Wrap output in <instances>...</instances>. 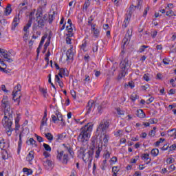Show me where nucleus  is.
Masks as SVG:
<instances>
[{"label":"nucleus","mask_w":176,"mask_h":176,"mask_svg":"<svg viewBox=\"0 0 176 176\" xmlns=\"http://www.w3.org/2000/svg\"><path fill=\"white\" fill-rule=\"evenodd\" d=\"M93 127L94 124L93 122H88L80 129V134L78 135L77 140L79 142H87L91 137V133H93Z\"/></svg>","instance_id":"1"},{"label":"nucleus","mask_w":176,"mask_h":176,"mask_svg":"<svg viewBox=\"0 0 176 176\" xmlns=\"http://www.w3.org/2000/svg\"><path fill=\"white\" fill-rule=\"evenodd\" d=\"M1 122L3 127L6 129L7 135L8 137H10L14 130L13 128H12L13 125V111H5L4 117Z\"/></svg>","instance_id":"2"},{"label":"nucleus","mask_w":176,"mask_h":176,"mask_svg":"<svg viewBox=\"0 0 176 176\" xmlns=\"http://www.w3.org/2000/svg\"><path fill=\"white\" fill-rule=\"evenodd\" d=\"M47 19H49V17L47 16V14H43V12H42V11H38L36 13V22H34L33 24V31H36L38 28H39V30H43L45 24H46V21H47Z\"/></svg>","instance_id":"3"},{"label":"nucleus","mask_w":176,"mask_h":176,"mask_svg":"<svg viewBox=\"0 0 176 176\" xmlns=\"http://www.w3.org/2000/svg\"><path fill=\"white\" fill-rule=\"evenodd\" d=\"M94 155V151L87 150L85 147L80 148L79 156L82 157L85 163H91L93 162V156Z\"/></svg>","instance_id":"4"},{"label":"nucleus","mask_w":176,"mask_h":176,"mask_svg":"<svg viewBox=\"0 0 176 176\" xmlns=\"http://www.w3.org/2000/svg\"><path fill=\"white\" fill-rule=\"evenodd\" d=\"M131 64L129 63V58H125L124 60H122L120 63V67L121 69V72L120 74V76L122 78L126 76V74H127L129 69L130 68Z\"/></svg>","instance_id":"5"},{"label":"nucleus","mask_w":176,"mask_h":176,"mask_svg":"<svg viewBox=\"0 0 176 176\" xmlns=\"http://www.w3.org/2000/svg\"><path fill=\"white\" fill-rule=\"evenodd\" d=\"M108 129H109V120L103 119L98 126L96 131L100 134H105Z\"/></svg>","instance_id":"6"},{"label":"nucleus","mask_w":176,"mask_h":176,"mask_svg":"<svg viewBox=\"0 0 176 176\" xmlns=\"http://www.w3.org/2000/svg\"><path fill=\"white\" fill-rule=\"evenodd\" d=\"M56 159L63 164H68V162H69V155L65 153L64 151H56Z\"/></svg>","instance_id":"7"},{"label":"nucleus","mask_w":176,"mask_h":176,"mask_svg":"<svg viewBox=\"0 0 176 176\" xmlns=\"http://www.w3.org/2000/svg\"><path fill=\"white\" fill-rule=\"evenodd\" d=\"M19 91H21V85L20 84H17V85L14 87V89L12 92V100H14V101H16L17 105L20 104V98H21V96L20 95L17 96V93H19Z\"/></svg>","instance_id":"8"},{"label":"nucleus","mask_w":176,"mask_h":176,"mask_svg":"<svg viewBox=\"0 0 176 176\" xmlns=\"http://www.w3.org/2000/svg\"><path fill=\"white\" fill-rule=\"evenodd\" d=\"M1 109L3 111H8L10 109V103L9 102V98L8 96H3L1 100Z\"/></svg>","instance_id":"9"},{"label":"nucleus","mask_w":176,"mask_h":176,"mask_svg":"<svg viewBox=\"0 0 176 176\" xmlns=\"http://www.w3.org/2000/svg\"><path fill=\"white\" fill-rule=\"evenodd\" d=\"M130 39H131V34H130V30H128L122 40L123 45L122 47H123V49L129 45L130 43Z\"/></svg>","instance_id":"10"},{"label":"nucleus","mask_w":176,"mask_h":176,"mask_svg":"<svg viewBox=\"0 0 176 176\" xmlns=\"http://www.w3.org/2000/svg\"><path fill=\"white\" fill-rule=\"evenodd\" d=\"M3 56L6 61H8V63H13V59L10 58V55L8 54V51L4 49L0 48V56Z\"/></svg>","instance_id":"11"},{"label":"nucleus","mask_w":176,"mask_h":176,"mask_svg":"<svg viewBox=\"0 0 176 176\" xmlns=\"http://www.w3.org/2000/svg\"><path fill=\"white\" fill-rule=\"evenodd\" d=\"M47 112L45 111L44 112V116L43 117V119L41 120V124L40 126V130L41 131V133H43L44 130H43V126H47Z\"/></svg>","instance_id":"12"},{"label":"nucleus","mask_w":176,"mask_h":176,"mask_svg":"<svg viewBox=\"0 0 176 176\" xmlns=\"http://www.w3.org/2000/svg\"><path fill=\"white\" fill-rule=\"evenodd\" d=\"M19 23H20V14H18L14 18V20L12 23V28H11V30L12 31H14V30H16V27L19 25Z\"/></svg>","instance_id":"13"},{"label":"nucleus","mask_w":176,"mask_h":176,"mask_svg":"<svg viewBox=\"0 0 176 176\" xmlns=\"http://www.w3.org/2000/svg\"><path fill=\"white\" fill-rule=\"evenodd\" d=\"M63 146H64L65 151H67V152L69 153L71 157L74 159V155H75V153L74 152V148H72L71 145L63 144Z\"/></svg>","instance_id":"14"},{"label":"nucleus","mask_w":176,"mask_h":176,"mask_svg":"<svg viewBox=\"0 0 176 176\" xmlns=\"http://www.w3.org/2000/svg\"><path fill=\"white\" fill-rule=\"evenodd\" d=\"M131 19V15L130 14H125V19L122 24V28H127V25H129Z\"/></svg>","instance_id":"15"},{"label":"nucleus","mask_w":176,"mask_h":176,"mask_svg":"<svg viewBox=\"0 0 176 176\" xmlns=\"http://www.w3.org/2000/svg\"><path fill=\"white\" fill-rule=\"evenodd\" d=\"M142 160L144 161L146 164H149L151 162H152V159L149 157V154L148 153H144L142 155Z\"/></svg>","instance_id":"16"},{"label":"nucleus","mask_w":176,"mask_h":176,"mask_svg":"<svg viewBox=\"0 0 176 176\" xmlns=\"http://www.w3.org/2000/svg\"><path fill=\"white\" fill-rule=\"evenodd\" d=\"M43 164L47 170H49V168H51V167L53 166V164L52 163V160H47V159H43Z\"/></svg>","instance_id":"17"},{"label":"nucleus","mask_w":176,"mask_h":176,"mask_svg":"<svg viewBox=\"0 0 176 176\" xmlns=\"http://www.w3.org/2000/svg\"><path fill=\"white\" fill-rule=\"evenodd\" d=\"M96 109V103L94 102V100H91L88 102L87 105V111H94Z\"/></svg>","instance_id":"18"},{"label":"nucleus","mask_w":176,"mask_h":176,"mask_svg":"<svg viewBox=\"0 0 176 176\" xmlns=\"http://www.w3.org/2000/svg\"><path fill=\"white\" fill-rule=\"evenodd\" d=\"M34 158H35V152L34 151H30L26 157L27 162H28L29 163H31V162H32V160H34Z\"/></svg>","instance_id":"19"},{"label":"nucleus","mask_w":176,"mask_h":176,"mask_svg":"<svg viewBox=\"0 0 176 176\" xmlns=\"http://www.w3.org/2000/svg\"><path fill=\"white\" fill-rule=\"evenodd\" d=\"M58 75L60 78H63V75H64V76H68V75H69V73L68 72V70L67 69L60 68Z\"/></svg>","instance_id":"20"},{"label":"nucleus","mask_w":176,"mask_h":176,"mask_svg":"<svg viewBox=\"0 0 176 176\" xmlns=\"http://www.w3.org/2000/svg\"><path fill=\"white\" fill-rule=\"evenodd\" d=\"M96 26L97 25L96 24L91 25V30L92 32H94V36L98 38V36L100 35V30H98V28H96Z\"/></svg>","instance_id":"21"},{"label":"nucleus","mask_w":176,"mask_h":176,"mask_svg":"<svg viewBox=\"0 0 176 176\" xmlns=\"http://www.w3.org/2000/svg\"><path fill=\"white\" fill-rule=\"evenodd\" d=\"M6 148H9V144L5 142L4 139L0 140V149L5 151Z\"/></svg>","instance_id":"22"},{"label":"nucleus","mask_w":176,"mask_h":176,"mask_svg":"<svg viewBox=\"0 0 176 176\" xmlns=\"http://www.w3.org/2000/svg\"><path fill=\"white\" fill-rule=\"evenodd\" d=\"M56 118L59 122H62V126H65V120L63 118V114L60 111H56Z\"/></svg>","instance_id":"23"},{"label":"nucleus","mask_w":176,"mask_h":176,"mask_svg":"<svg viewBox=\"0 0 176 176\" xmlns=\"http://www.w3.org/2000/svg\"><path fill=\"white\" fill-rule=\"evenodd\" d=\"M108 168V161L107 160H103L100 164V169L102 171H105Z\"/></svg>","instance_id":"24"},{"label":"nucleus","mask_w":176,"mask_h":176,"mask_svg":"<svg viewBox=\"0 0 176 176\" xmlns=\"http://www.w3.org/2000/svg\"><path fill=\"white\" fill-rule=\"evenodd\" d=\"M168 137H173L175 140L176 139V129L174 128L171 130L167 131Z\"/></svg>","instance_id":"25"},{"label":"nucleus","mask_w":176,"mask_h":176,"mask_svg":"<svg viewBox=\"0 0 176 176\" xmlns=\"http://www.w3.org/2000/svg\"><path fill=\"white\" fill-rule=\"evenodd\" d=\"M66 30L68 34H66L67 36H74V29H72V26H67Z\"/></svg>","instance_id":"26"},{"label":"nucleus","mask_w":176,"mask_h":176,"mask_svg":"<svg viewBox=\"0 0 176 176\" xmlns=\"http://www.w3.org/2000/svg\"><path fill=\"white\" fill-rule=\"evenodd\" d=\"M67 60H72L74 58V54L72 53V50L69 49L66 52Z\"/></svg>","instance_id":"27"},{"label":"nucleus","mask_w":176,"mask_h":176,"mask_svg":"<svg viewBox=\"0 0 176 176\" xmlns=\"http://www.w3.org/2000/svg\"><path fill=\"white\" fill-rule=\"evenodd\" d=\"M28 145H32V146H34L35 148H36V146H38V145L36 144V141H35V140H34V138H31L29 139L28 141L26 142Z\"/></svg>","instance_id":"28"},{"label":"nucleus","mask_w":176,"mask_h":176,"mask_svg":"<svg viewBox=\"0 0 176 176\" xmlns=\"http://www.w3.org/2000/svg\"><path fill=\"white\" fill-rule=\"evenodd\" d=\"M6 16H9L10 13H12V5L8 4L5 11H4Z\"/></svg>","instance_id":"29"},{"label":"nucleus","mask_w":176,"mask_h":176,"mask_svg":"<svg viewBox=\"0 0 176 176\" xmlns=\"http://www.w3.org/2000/svg\"><path fill=\"white\" fill-rule=\"evenodd\" d=\"M55 81L57 82V83L59 85V86H60V87H61V89H62V87H63L64 83L61 81L58 75L55 76Z\"/></svg>","instance_id":"30"},{"label":"nucleus","mask_w":176,"mask_h":176,"mask_svg":"<svg viewBox=\"0 0 176 176\" xmlns=\"http://www.w3.org/2000/svg\"><path fill=\"white\" fill-rule=\"evenodd\" d=\"M23 145V140L21 139V133L19 134V140L18 142V153L21 151V146Z\"/></svg>","instance_id":"31"},{"label":"nucleus","mask_w":176,"mask_h":176,"mask_svg":"<svg viewBox=\"0 0 176 176\" xmlns=\"http://www.w3.org/2000/svg\"><path fill=\"white\" fill-rule=\"evenodd\" d=\"M137 112H138L137 113L138 118H140L141 119L146 118V115L145 114L144 111H138Z\"/></svg>","instance_id":"32"},{"label":"nucleus","mask_w":176,"mask_h":176,"mask_svg":"<svg viewBox=\"0 0 176 176\" xmlns=\"http://www.w3.org/2000/svg\"><path fill=\"white\" fill-rule=\"evenodd\" d=\"M151 155L153 156V157H156V156L159 155V150L157 148H153L151 151Z\"/></svg>","instance_id":"33"},{"label":"nucleus","mask_w":176,"mask_h":176,"mask_svg":"<svg viewBox=\"0 0 176 176\" xmlns=\"http://www.w3.org/2000/svg\"><path fill=\"white\" fill-rule=\"evenodd\" d=\"M102 151V148L98 147L96 153H95V158L98 159L100 157V155L101 154V151Z\"/></svg>","instance_id":"34"},{"label":"nucleus","mask_w":176,"mask_h":176,"mask_svg":"<svg viewBox=\"0 0 176 176\" xmlns=\"http://www.w3.org/2000/svg\"><path fill=\"white\" fill-rule=\"evenodd\" d=\"M39 91H41L43 96L46 98L47 97V89L42 87H39Z\"/></svg>","instance_id":"35"},{"label":"nucleus","mask_w":176,"mask_h":176,"mask_svg":"<svg viewBox=\"0 0 176 176\" xmlns=\"http://www.w3.org/2000/svg\"><path fill=\"white\" fill-rule=\"evenodd\" d=\"M45 135V138L50 141V142H52L53 141L54 136L50 133H44Z\"/></svg>","instance_id":"36"},{"label":"nucleus","mask_w":176,"mask_h":176,"mask_svg":"<svg viewBox=\"0 0 176 176\" xmlns=\"http://www.w3.org/2000/svg\"><path fill=\"white\" fill-rule=\"evenodd\" d=\"M109 163L111 166H113V164H116L118 163V157H113L110 159Z\"/></svg>","instance_id":"37"},{"label":"nucleus","mask_w":176,"mask_h":176,"mask_svg":"<svg viewBox=\"0 0 176 176\" xmlns=\"http://www.w3.org/2000/svg\"><path fill=\"white\" fill-rule=\"evenodd\" d=\"M43 146L46 152H52V147L46 143H43Z\"/></svg>","instance_id":"38"},{"label":"nucleus","mask_w":176,"mask_h":176,"mask_svg":"<svg viewBox=\"0 0 176 176\" xmlns=\"http://www.w3.org/2000/svg\"><path fill=\"white\" fill-rule=\"evenodd\" d=\"M65 137H67V133H62L58 135L57 140L63 141V140H64L65 138Z\"/></svg>","instance_id":"39"},{"label":"nucleus","mask_w":176,"mask_h":176,"mask_svg":"<svg viewBox=\"0 0 176 176\" xmlns=\"http://www.w3.org/2000/svg\"><path fill=\"white\" fill-rule=\"evenodd\" d=\"M107 108V102H103L101 105L98 106V111H102Z\"/></svg>","instance_id":"40"},{"label":"nucleus","mask_w":176,"mask_h":176,"mask_svg":"<svg viewBox=\"0 0 176 176\" xmlns=\"http://www.w3.org/2000/svg\"><path fill=\"white\" fill-rule=\"evenodd\" d=\"M131 101H135V100H138V98H140V96H138L137 94L135 93H133L131 95V97H130Z\"/></svg>","instance_id":"41"},{"label":"nucleus","mask_w":176,"mask_h":176,"mask_svg":"<svg viewBox=\"0 0 176 176\" xmlns=\"http://www.w3.org/2000/svg\"><path fill=\"white\" fill-rule=\"evenodd\" d=\"M23 171L24 173H26V175H32L33 171H32L31 169H30V168H23Z\"/></svg>","instance_id":"42"},{"label":"nucleus","mask_w":176,"mask_h":176,"mask_svg":"<svg viewBox=\"0 0 176 176\" xmlns=\"http://www.w3.org/2000/svg\"><path fill=\"white\" fill-rule=\"evenodd\" d=\"M92 46V50L94 53H97V52H98V42L96 43H93Z\"/></svg>","instance_id":"43"},{"label":"nucleus","mask_w":176,"mask_h":176,"mask_svg":"<svg viewBox=\"0 0 176 176\" xmlns=\"http://www.w3.org/2000/svg\"><path fill=\"white\" fill-rule=\"evenodd\" d=\"M32 24V22H31V21H28L26 25L24 26V28H23V31L25 32H27V31H28V28H30V27H31Z\"/></svg>","instance_id":"44"},{"label":"nucleus","mask_w":176,"mask_h":176,"mask_svg":"<svg viewBox=\"0 0 176 176\" xmlns=\"http://www.w3.org/2000/svg\"><path fill=\"white\" fill-rule=\"evenodd\" d=\"M120 171V168L118 166L112 167V173L114 174H118V173Z\"/></svg>","instance_id":"45"},{"label":"nucleus","mask_w":176,"mask_h":176,"mask_svg":"<svg viewBox=\"0 0 176 176\" xmlns=\"http://www.w3.org/2000/svg\"><path fill=\"white\" fill-rule=\"evenodd\" d=\"M89 6H90V1H85L83 5L82 10H85V12H87V8Z\"/></svg>","instance_id":"46"},{"label":"nucleus","mask_w":176,"mask_h":176,"mask_svg":"<svg viewBox=\"0 0 176 176\" xmlns=\"http://www.w3.org/2000/svg\"><path fill=\"white\" fill-rule=\"evenodd\" d=\"M103 135H104V138H103V142L104 144H108V142L109 141V135L108 134H103Z\"/></svg>","instance_id":"47"},{"label":"nucleus","mask_w":176,"mask_h":176,"mask_svg":"<svg viewBox=\"0 0 176 176\" xmlns=\"http://www.w3.org/2000/svg\"><path fill=\"white\" fill-rule=\"evenodd\" d=\"M74 120H75L76 124H79L80 126L85 124V122H86V120L81 121L80 119H75Z\"/></svg>","instance_id":"48"},{"label":"nucleus","mask_w":176,"mask_h":176,"mask_svg":"<svg viewBox=\"0 0 176 176\" xmlns=\"http://www.w3.org/2000/svg\"><path fill=\"white\" fill-rule=\"evenodd\" d=\"M103 157L104 158V160H106V162H108V160L109 159V157H111V153L107 151L103 155Z\"/></svg>","instance_id":"49"},{"label":"nucleus","mask_w":176,"mask_h":176,"mask_svg":"<svg viewBox=\"0 0 176 176\" xmlns=\"http://www.w3.org/2000/svg\"><path fill=\"white\" fill-rule=\"evenodd\" d=\"M134 10V5H131L129 7V10L127 11L126 14H130L131 16L133 14V11Z\"/></svg>","instance_id":"50"},{"label":"nucleus","mask_w":176,"mask_h":176,"mask_svg":"<svg viewBox=\"0 0 176 176\" xmlns=\"http://www.w3.org/2000/svg\"><path fill=\"white\" fill-rule=\"evenodd\" d=\"M175 162V160H174V158L173 157H168L166 159V163L168 164H171L173 163H174Z\"/></svg>","instance_id":"51"},{"label":"nucleus","mask_w":176,"mask_h":176,"mask_svg":"<svg viewBox=\"0 0 176 176\" xmlns=\"http://www.w3.org/2000/svg\"><path fill=\"white\" fill-rule=\"evenodd\" d=\"M150 124H156L157 123V119L156 118H151L148 120Z\"/></svg>","instance_id":"52"},{"label":"nucleus","mask_w":176,"mask_h":176,"mask_svg":"<svg viewBox=\"0 0 176 176\" xmlns=\"http://www.w3.org/2000/svg\"><path fill=\"white\" fill-rule=\"evenodd\" d=\"M166 16H168V17H172V16H176V14L174 13V11L170 10L166 12Z\"/></svg>","instance_id":"53"},{"label":"nucleus","mask_w":176,"mask_h":176,"mask_svg":"<svg viewBox=\"0 0 176 176\" xmlns=\"http://www.w3.org/2000/svg\"><path fill=\"white\" fill-rule=\"evenodd\" d=\"M20 119H21V116L20 113H16V117L15 118V123H20Z\"/></svg>","instance_id":"54"},{"label":"nucleus","mask_w":176,"mask_h":176,"mask_svg":"<svg viewBox=\"0 0 176 176\" xmlns=\"http://www.w3.org/2000/svg\"><path fill=\"white\" fill-rule=\"evenodd\" d=\"M34 14H35L34 12H31L30 15H29V21H31L32 23V20H34V19H35L34 17Z\"/></svg>","instance_id":"55"},{"label":"nucleus","mask_w":176,"mask_h":176,"mask_svg":"<svg viewBox=\"0 0 176 176\" xmlns=\"http://www.w3.org/2000/svg\"><path fill=\"white\" fill-rule=\"evenodd\" d=\"M53 20H54V15L50 14L49 15V19H48L49 23L52 24L53 23Z\"/></svg>","instance_id":"56"},{"label":"nucleus","mask_w":176,"mask_h":176,"mask_svg":"<svg viewBox=\"0 0 176 176\" xmlns=\"http://www.w3.org/2000/svg\"><path fill=\"white\" fill-rule=\"evenodd\" d=\"M50 45V42H46L44 45V50H43V53L45 54L46 53V50H47V47Z\"/></svg>","instance_id":"57"},{"label":"nucleus","mask_w":176,"mask_h":176,"mask_svg":"<svg viewBox=\"0 0 176 176\" xmlns=\"http://www.w3.org/2000/svg\"><path fill=\"white\" fill-rule=\"evenodd\" d=\"M46 38H47V35L43 36L41 38V42H40V43H39V45H40L41 46H43V43H45V40L46 39Z\"/></svg>","instance_id":"58"},{"label":"nucleus","mask_w":176,"mask_h":176,"mask_svg":"<svg viewBox=\"0 0 176 176\" xmlns=\"http://www.w3.org/2000/svg\"><path fill=\"white\" fill-rule=\"evenodd\" d=\"M122 133H123V131L119 129L116 132L114 133V135L116 137H120V134H122Z\"/></svg>","instance_id":"59"},{"label":"nucleus","mask_w":176,"mask_h":176,"mask_svg":"<svg viewBox=\"0 0 176 176\" xmlns=\"http://www.w3.org/2000/svg\"><path fill=\"white\" fill-rule=\"evenodd\" d=\"M86 46H87V42L85 41L81 45V49L82 50H84V52H85V49H86Z\"/></svg>","instance_id":"60"},{"label":"nucleus","mask_w":176,"mask_h":176,"mask_svg":"<svg viewBox=\"0 0 176 176\" xmlns=\"http://www.w3.org/2000/svg\"><path fill=\"white\" fill-rule=\"evenodd\" d=\"M168 170H170V173H172V171H175V165L174 164H171L168 168Z\"/></svg>","instance_id":"61"},{"label":"nucleus","mask_w":176,"mask_h":176,"mask_svg":"<svg viewBox=\"0 0 176 176\" xmlns=\"http://www.w3.org/2000/svg\"><path fill=\"white\" fill-rule=\"evenodd\" d=\"M51 118L52 119V122L54 123H56L57 122V120H58V119L57 118V116H54V115H52L51 116Z\"/></svg>","instance_id":"62"},{"label":"nucleus","mask_w":176,"mask_h":176,"mask_svg":"<svg viewBox=\"0 0 176 176\" xmlns=\"http://www.w3.org/2000/svg\"><path fill=\"white\" fill-rule=\"evenodd\" d=\"M36 138L37 141H38L39 142H43V138L36 135Z\"/></svg>","instance_id":"63"},{"label":"nucleus","mask_w":176,"mask_h":176,"mask_svg":"<svg viewBox=\"0 0 176 176\" xmlns=\"http://www.w3.org/2000/svg\"><path fill=\"white\" fill-rule=\"evenodd\" d=\"M141 89L143 90H146L147 89H149V85L146 84L145 85H142Z\"/></svg>","instance_id":"64"}]
</instances>
